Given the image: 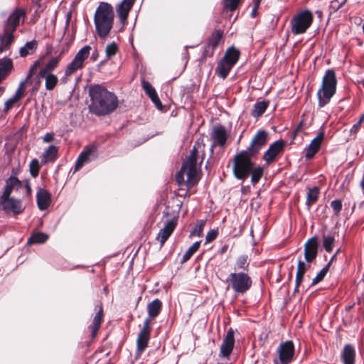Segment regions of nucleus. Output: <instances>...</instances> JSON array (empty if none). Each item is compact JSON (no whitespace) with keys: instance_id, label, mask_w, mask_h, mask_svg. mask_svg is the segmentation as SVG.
Wrapping results in <instances>:
<instances>
[{"instance_id":"obj_10","label":"nucleus","mask_w":364,"mask_h":364,"mask_svg":"<svg viewBox=\"0 0 364 364\" xmlns=\"http://www.w3.org/2000/svg\"><path fill=\"white\" fill-rule=\"evenodd\" d=\"M223 37V31L215 29L208 38L206 45L204 46L203 52L201 56V60H205L207 58L213 56L215 50L218 46Z\"/></svg>"},{"instance_id":"obj_26","label":"nucleus","mask_w":364,"mask_h":364,"mask_svg":"<svg viewBox=\"0 0 364 364\" xmlns=\"http://www.w3.org/2000/svg\"><path fill=\"white\" fill-rule=\"evenodd\" d=\"M135 0H123L117 7V13L120 22L124 24L128 18L129 13L132 9Z\"/></svg>"},{"instance_id":"obj_6","label":"nucleus","mask_w":364,"mask_h":364,"mask_svg":"<svg viewBox=\"0 0 364 364\" xmlns=\"http://www.w3.org/2000/svg\"><path fill=\"white\" fill-rule=\"evenodd\" d=\"M63 54L62 51L57 56L51 58L38 72V77L45 79V87L48 91L53 90L58 83V78L53 72L58 67Z\"/></svg>"},{"instance_id":"obj_47","label":"nucleus","mask_w":364,"mask_h":364,"mask_svg":"<svg viewBox=\"0 0 364 364\" xmlns=\"http://www.w3.org/2000/svg\"><path fill=\"white\" fill-rule=\"evenodd\" d=\"M331 207L332 208L333 210V213L336 216H338L340 214V212L342 210V201L340 199H336L334 200H332L331 203Z\"/></svg>"},{"instance_id":"obj_14","label":"nucleus","mask_w":364,"mask_h":364,"mask_svg":"<svg viewBox=\"0 0 364 364\" xmlns=\"http://www.w3.org/2000/svg\"><path fill=\"white\" fill-rule=\"evenodd\" d=\"M97 146L95 144L85 146L80 154L75 165V171L80 170L85 164L97 158Z\"/></svg>"},{"instance_id":"obj_30","label":"nucleus","mask_w":364,"mask_h":364,"mask_svg":"<svg viewBox=\"0 0 364 364\" xmlns=\"http://www.w3.org/2000/svg\"><path fill=\"white\" fill-rule=\"evenodd\" d=\"M240 55V50L234 46H232L227 48L222 59L224 60V61L235 65L239 60Z\"/></svg>"},{"instance_id":"obj_53","label":"nucleus","mask_w":364,"mask_h":364,"mask_svg":"<svg viewBox=\"0 0 364 364\" xmlns=\"http://www.w3.org/2000/svg\"><path fill=\"white\" fill-rule=\"evenodd\" d=\"M28 50L35 51L37 49L38 43L36 40L27 42L24 46Z\"/></svg>"},{"instance_id":"obj_56","label":"nucleus","mask_w":364,"mask_h":364,"mask_svg":"<svg viewBox=\"0 0 364 364\" xmlns=\"http://www.w3.org/2000/svg\"><path fill=\"white\" fill-rule=\"evenodd\" d=\"M361 127V124H360L358 122L355 124L350 129V132L351 134H356L357 132L359 131L360 128Z\"/></svg>"},{"instance_id":"obj_28","label":"nucleus","mask_w":364,"mask_h":364,"mask_svg":"<svg viewBox=\"0 0 364 364\" xmlns=\"http://www.w3.org/2000/svg\"><path fill=\"white\" fill-rule=\"evenodd\" d=\"M36 200L38 208L41 210H46L50 203V193L44 188H40L36 194Z\"/></svg>"},{"instance_id":"obj_58","label":"nucleus","mask_w":364,"mask_h":364,"mask_svg":"<svg viewBox=\"0 0 364 364\" xmlns=\"http://www.w3.org/2000/svg\"><path fill=\"white\" fill-rule=\"evenodd\" d=\"M341 252V249L338 248L334 255L331 257L330 261L327 264H330V266L331 265L332 262L336 259L337 255Z\"/></svg>"},{"instance_id":"obj_29","label":"nucleus","mask_w":364,"mask_h":364,"mask_svg":"<svg viewBox=\"0 0 364 364\" xmlns=\"http://www.w3.org/2000/svg\"><path fill=\"white\" fill-rule=\"evenodd\" d=\"M162 302L159 299H155L147 304L148 317L146 318H149L150 324H151V319H154L159 315L162 310Z\"/></svg>"},{"instance_id":"obj_2","label":"nucleus","mask_w":364,"mask_h":364,"mask_svg":"<svg viewBox=\"0 0 364 364\" xmlns=\"http://www.w3.org/2000/svg\"><path fill=\"white\" fill-rule=\"evenodd\" d=\"M89 93L92 101L90 109L96 115L109 114L114 112L118 106L117 96L102 85L91 86Z\"/></svg>"},{"instance_id":"obj_11","label":"nucleus","mask_w":364,"mask_h":364,"mask_svg":"<svg viewBox=\"0 0 364 364\" xmlns=\"http://www.w3.org/2000/svg\"><path fill=\"white\" fill-rule=\"evenodd\" d=\"M151 324L149 318H145L136 340V353L141 355L148 346L151 337Z\"/></svg>"},{"instance_id":"obj_45","label":"nucleus","mask_w":364,"mask_h":364,"mask_svg":"<svg viewBox=\"0 0 364 364\" xmlns=\"http://www.w3.org/2000/svg\"><path fill=\"white\" fill-rule=\"evenodd\" d=\"M141 86L146 95L149 96V97L157 93L151 83L144 79H142L141 80Z\"/></svg>"},{"instance_id":"obj_50","label":"nucleus","mask_w":364,"mask_h":364,"mask_svg":"<svg viewBox=\"0 0 364 364\" xmlns=\"http://www.w3.org/2000/svg\"><path fill=\"white\" fill-rule=\"evenodd\" d=\"M18 102L16 98L14 97H11L8 100L6 101L4 112L5 113L8 112L9 110L14 105L15 103Z\"/></svg>"},{"instance_id":"obj_4","label":"nucleus","mask_w":364,"mask_h":364,"mask_svg":"<svg viewBox=\"0 0 364 364\" xmlns=\"http://www.w3.org/2000/svg\"><path fill=\"white\" fill-rule=\"evenodd\" d=\"M114 18L112 6L107 2H100L94 15L95 30L100 38L108 36L113 27Z\"/></svg>"},{"instance_id":"obj_3","label":"nucleus","mask_w":364,"mask_h":364,"mask_svg":"<svg viewBox=\"0 0 364 364\" xmlns=\"http://www.w3.org/2000/svg\"><path fill=\"white\" fill-rule=\"evenodd\" d=\"M200 146L201 144L196 141L187 159L183 162L180 171L176 175V181L178 185L186 184L188 187H192L198 183L200 178L197 173V158Z\"/></svg>"},{"instance_id":"obj_39","label":"nucleus","mask_w":364,"mask_h":364,"mask_svg":"<svg viewBox=\"0 0 364 364\" xmlns=\"http://www.w3.org/2000/svg\"><path fill=\"white\" fill-rule=\"evenodd\" d=\"M48 239V235L46 233L38 232L33 233L28 240V242L31 244H41L44 243Z\"/></svg>"},{"instance_id":"obj_33","label":"nucleus","mask_w":364,"mask_h":364,"mask_svg":"<svg viewBox=\"0 0 364 364\" xmlns=\"http://www.w3.org/2000/svg\"><path fill=\"white\" fill-rule=\"evenodd\" d=\"M234 65L221 59L215 68V74L223 79H225Z\"/></svg>"},{"instance_id":"obj_60","label":"nucleus","mask_w":364,"mask_h":364,"mask_svg":"<svg viewBox=\"0 0 364 364\" xmlns=\"http://www.w3.org/2000/svg\"><path fill=\"white\" fill-rule=\"evenodd\" d=\"M98 52L97 50H95L92 54V56H91V59L92 60V61H96L98 58Z\"/></svg>"},{"instance_id":"obj_16","label":"nucleus","mask_w":364,"mask_h":364,"mask_svg":"<svg viewBox=\"0 0 364 364\" xmlns=\"http://www.w3.org/2000/svg\"><path fill=\"white\" fill-rule=\"evenodd\" d=\"M318 237L314 235L307 240L304 246V255L306 263L311 264L315 261L318 255Z\"/></svg>"},{"instance_id":"obj_15","label":"nucleus","mask_w":364,"mask_h":364,"mask_svg":"<svg viewBox=\"0 0 364 364\" xmlns=\"http://www.w3.org/2000/svg\"><path fill=\"white\" fill-rule=\"evenodd\" d=\"M294 345L291 341L282 342L277 348L280 364H289L294 359Z\"/></svg>"},{"instance_id":"obj_55","label":"nucleus","mask_w":364,"mask_h":364,"mask_svg":"<svg viewBox=\"0 0 364 364\" xmlns=\"http://www.w3.org/2000/svg\"><path fill=\"white\" fill-rule=\"evenodd\" d=\"M43 140L45 143H49V142H51L54 140V134L52 133V132H48L46 133L43 138Z\"/></svg>"},{"instance_id":"obj_19","label":"nucleus","mask_w":364,"mask_h":364,"mask_svg":"<svg viewBox=\"0 0 364 364\" xmlns=\"http://www.w3.org/2000/svg\"><path fill=\"white\" fill-rule=\"evenodd\" d=\"M177 223V218H173L172 219L165 222L164 228L160 230L156 237V240L160 242L161 247L164 245L166 241L171 235L176 228Z\"/></svg>"},{"instance_id":"obj_21","label":"nucleus","mask_w":364,"mask_h":364,"mask_svg":"<svg viewBox=\"0 0 364 364\" xmlns=\"http://www.w3.org/2000/svg\"><path fill=\"white\" fill-rule=\"evenodd\" d=\"M23 186V183L17 177L11 176L6 181V186L2 195L0 196V200H8L11 197L13 190H18Z\"/></svg>"},{"instance_id":"obj_7","label":"nucleus","mask_w":364,"mask_h":364,"mask_svg":"<svg viewBox=\"0 0 364 364\" xmlns=\"http://www.w3.org/2000/svg\"><path fill=\"white\" fill-rule=\"evenodd\" d=\"M313 21L314 15L310 10L299 11L290 20L291 31L295 36L304 34L311 26Z\"/></svg>"},{"instance_id":"obj_20","label":"nucleus","mask_w":364,"mask_h":364,"mask_svg":"<svg viewBox=\"0 0 364 364\" xmlns=\"http://www.w3.org/2000/svg\"><path fill=\"white\" fill-rule=\"evenodd\" d=\"M0 204L2 205V209L6 213L12 212L14 214L18 215L24 210L21 200L14 197H9V199L5 200H0Z\"/></svg>"},{"instance_id":"obj_17","label":"nucleus","mask_w":364,"mask_h":364,"mask_svg":"<svg viewBox=\"0 0 364 364\" xmlns=\"http://www.w3.org/2000/svg\"><path fill=\"white\" fill-rule=\"evenodd\" d=\"M235 345L234 331L230 328L220 346L219 357L221 358L229 359Z\"/></svg>"},{"instance_id":"obj_37","label":"nucleus","mask_w":364,"mask_h":364,"mask_svg":"<svg viewBox=\"0 0 364 364\" xmlns=\"http://www.w3.org/2000/svg\"><path fill=\"white\" fill-rule=\"evenodd\" d=\"M250 262L248 261L247 255L240 256L235 262V270H243L245 272H247L249 270Z\"/></svg>"},{"instance_id":"obj_27","label":"nucleus","mask_w":364,"mask_h":364,"mask_svg":"<svg viewBox=\"0 0 364 364\" xmlns=\"http://www.w3.org/2000/svg\"><path fill=\"white\" fill-rule=\"evenodd\" d=\"M311 264L305 263L304 261L299 259L297 264L296 279H295V288L294 290V294L299 292V288L304 280V276L306 272L310 268Z\"/></svg>"},{"instance_id":"obj_34","label":"nucleus","mask_w":364,"mask_h":364,"mask_svg":"<svg viewBox=\"0 0 364 364\" xmlns=\"http://www.w3.org/2000/svg\"><path fill=\"white\" fill-rule=\"evenodd\" d=\"M58 149L54 145H50L44 151L41 156V162L45 164L49 161H54L58 156Z\"/></svg>"},{"instance_id":"obj_57","label":"nucleus","mask_w":364,"mask_h":364,"mask_svg":"<svg viewBox=\"0 0 364 364\" xmlns=\"http://www.w3.org/2000/svg\"><path fill=\"white\" fill-rule=\"evenodd\" d=\"M19 53L21 57H26L29 54V51L25 46H23L20 48Z\"/></svg>"},{"instance_id":"obj_9","label":"nucleus","mask_w":364,"mask_h":364,"mask_svg":"<svg viewBox=\"0 0 364 364\" xmlns=\"http://www.w3.org/2000/svg\"><path fill=\"white\" fill-rule=\"evenodd\" d=\"M91 50L92 48L90 46H85L78 50L72 61L67 65L64 77L61 79L63 82H65L67 77L84 68L85 61L88 58Z\"/></svg>"},{"instance_id":"obj_48","label":"nucleus","mask_w":364,"mask_h":364,"mask_svg":"<svg viewBox=\"0 0 364 364\" xmlns=\"http://www.w3.org/2000/svg\"><path fill=\"white\" fill-rule=\"evenodd\" d=\"M240 1L241 0H225V7L230 11H233L237 8Z\"/></svg>"},{"instance_id":"obj_18","label":"nucleus","mask_w":364,"mask_h":364,"mask_svg":"<svg viewBox=\"0 0 364 364\" xmlns=\"http://www.w3.org/2000/svg\"><path fill=\"white\" fill-rule=\"evenodd\" d=\"M228 137V135L224 126L214 127L210 134V139L213 141L211 145V152H213V148L216 146L224 147L226 145Z\"/></svg>"},{"instance_id":"obj_40","label":"nucleus","mask_w":364,"mask_h":364,"mask_svg":"<svg viewBox=\"0 0 364 364\" xmlns=\"http://www.w3.org/2000/svg\"><path fill=\"white\" fill-rule=\"evenodd\" d=\"M14 41V33L4 29V35L0 36L1 44L4 45L5 48H9Z\"/></svg>"},{"instance_id":"obj_63","label":"nucleus","mask_w":364,"mask_h":364,"mask_svg":"<svg viewBox=\"0 0 364 364\" xmlns=\"http://www.w3.org/2000/svg\"><path fill=\"white\" fill-rule=\"evenodd\" d=\"M299 132V130H298L296 129H294V131L292 133V139H294L296 138Z\"/></svg>"},{"instance_id":"obj_62","label":"nucleus","mask_w":364,"mask_h":364,"mask_svg":"<svg viewBox=\"0 0 364 364\" xmlns=\"http://www.w3.org/2000/svg\"><path fill=\"white\" fill-rule=\"evenodd\" d=\"M304 119H301V120L299 122V123L298 124V125H297V127H296V129L300 131V130L302 129V127H303V124H304Z\"/></svg>"},{"instance_id":"obj_38","label":"nucleus","mask_w":364,"mask_h":364,"mask_svg":"<svg viewBox=\"0 0 364 364\" xmlns=\"http://www.w3.org/2000/svg\"><path fill=\"white\" fill-rule=\"evenodd\" d=\"M200 241L194 242L183 255L181 263L183 264L188 262L191 257L198 250L200 246Z\"/></svg>"},{"instance_id":"obj_5","label":"nucleus","mask_w":364,"mask_h":364,"mask_svg":"<svg viewBox=\"0 0 364 364\" xmlns=\"http://www.w3.org/2000/svg\"><path fill=\"white\" fill-rule=\"evenodd\" d=\"M336 85L335 71L332 69L327 70L322 78L321 87L317 92L318 107H323L329 103L336 92Z\"/></svg>"},{"instance_id":"obj_42","label":"nucleus","mask_w":364,"mask_h":364,"mask_svg":"<svg viewBox=\"0 0 364 364\" xmlns=\"http://www.w3.org/2000/svg\"><path fill=\"white\" fill-rule=\"evenodd\" d=\"M330 267H331L330 264H327L323 268H322L320 270V272L313 279L311 287L317 284L318 283H319L324 279V277H326V274L328 273V272L329 270Z\"/></svg>"},{"instance_id":"obj_64","label":"nucleus","mask_w":364,"mask_h":364,"mask_svg":"<svg viewBox=\"0 0 364 364\" xmlns=\"http://www.w3.org/2000/svg\"><path fill=\"white\" fill-rule=\"evenodd\" d=\"M358 122L360 124H363L364 122V112L362 114V115L360 116L359 120H358Z\"/></svg>"},{"instance_id":"obj_31","label":"nucleus","mask_w":364,"mask_h":364,"mask_svg":"<svg viewBox=\"0 0 364 364\" xmlns=\"http://www.w3.org/2000/svg\"><path fill=\"white\" fill-rule=\"evenodd\" d=\"M14 68L13 60L9 58L0 60V83L10 74Z\"/></svg>"},{"instance_id":"obj_59","label":"nucleus","mask_w":364,"mask_h":364,"mask_svg":"<svg viewBox=\"0 0 364 364\" xmlns=\"http://www.w3.org/2000/svg\"><path fill=\"white\" fill-rule=\"evenodd\" d=\"M25 187L26 189V196L28 197L31 194V187L28 181H26Z\"/></svg>"},{"instance_id":"obj_24","label":"nucleus","mask_w":364,"mask_h":364,"mask_svg":"<svg viewBox=\"0 0 364 364\" xmlns=\"http://www.w3.org/2000/svg\"><path fill=\"white\" fill-rule=\"evenodd\" d=\"M356 351L353 345L346 344L340 355V360L343 364H355Z\"/></svg>"},{"instance_id":"obj_12","label":"nucleus","mask_w":364,"mask_h":364,"mask_svg":"<svg viewBox=\"0 0 364 364\" xmlns=\"http://www.w3.org/2000/svg\"><path fill=\"white\" fill-rule=\"evenodd\" d=\"M151 324L149 318H145L136 340V353L141 355L148 346L151 337Z\"/></svg>"},{"instance_id":"obj_35","label":"nucleus","mask_w":364,"mask_h":364,"mask_svg":"<svg viewBox=\"0 0 364 364\" xmlns=\"http://www.w3.org/2000/svg\"><path fill=\"white\" fill-rule=\"evenodd\" d=\"M269 101L263 100L255 103L251 112V115L255 118L261 117L269 107Z\"/></svg>"},{"instance_id":"obj_1","label":"nucleus","mask_w":364,"mask_h":364,"mask_svg":"<svg viewBox=\"0 0 364 364\" xmlns=\"http://www.w3.org/2000/svg\"><path fill=\"white\" fill-rule=\"evenodd\" d=\"M268 141L269 133L264 129L258 130L247 149L242 150L234 156L232 173L237 179L244 181L250 176L251 183L253 186L259 182L264 175V168L261 166H254L252 159L259 154Z\"/></svg>"},{"instance_id":"obj_52","label":"nucleus","mask_w":364,"mask_h":364,"mask_svg":"<svg viewBox=\"0 0 364 364\" xmlns=\"http://www.w3.org/2000/svg\"><path fill=\"white\" fill-rule=\"evenodd\" d=\"M262 0H253L254 6L252 9L251 16L255 18L257 16L258 9L259 8Z\"/></svg>"},{"instance_id":"obj_32","label":"nucleus","mask_w":364,"mask_h":364,"mask_svg":"<svg viewBox=\"0 0 364 364\" xmlns=\"http://www.w3.org/2000/svg\"><path fill=\"white\" fill-rule=\"evenodd\" d=\"M307 190L306 205L307 206L308 210H310L311 207L318 200L320 189L318 186H314L308 188Z\"/></svg>"},{"instance_id":"obj_13","label":"nucleus","mask_w":364,"mask_h":364,"mask_svg":"<svg viewBox=\"0 0 364 364\" xmlns=\"http://www.w3.org/2000/svg\"><path fill=\"white\" fill-rule=\"evenodd\" d=\"M285 146L286 141L282 139L273 142L264 153L262 159L267 165L272 164L277 160L279 156L283 154Z\"/></svg>"},{"instance_id":"obj_51","label":"nucleus","mask_w":364,"mask_h":364,"mask_svg":"<svg viewBox=\"0 0 364 364\" xmlns=\"http://www.w3.org/2000/svg\"><path fill=\"white\" fill-rule=\"evenodd\" d=\"M149 98L151 99V100L152 101V102L155 105V106L159 109H161L163 108V105H162V103L157 95L155 94L151 97H149Z\"/></svg>"},{"instance_id":"obj_54","label":"nucleus","mask_w":364,"mask_h":364,"mask_svg":"<svg viewBox=\"0 0 364 364\" xmlns=\"http://www.w3.org/2000/svg\"><path fill=\"white\" fill-rule=\"evenodd\" d=\"M36 70V68L33 67L32 65L30 67L28 73L26 78V82L30 85L32 84V81L31 80V77L33 75L35 71Z\"/></svg>"},{"instance_id":"obj_36","label":"nucleus","mask_w":364,"mask_h":364,"mask_svg":"<svg viewBox=\"0 0 364 364\" xmlns=\"http://www.w3.org/2000/svg\"><path fill=\"white\" fill-rule=\"evenodd\" d=\"M336 239L334 235L328 234H323L322 235V246L327 252H331L333 251Z\"/></svg>"},{"instance_id":"obj_61","label":"nucleus","mask_w":364,"mask_h":364,"mask_svg":"<svg viewBox=\"0 0 364 364\" xmlns=\"http://www.w3.org/2000/svg\"><path fill=\"white\" fill-rule=\"evenodd\" d=\"M41 65V60L38 59L36 60L33 64L32 65L33 67L36 68V69Z\"/></svg>"},{"instance_id":"obj_23","label":"nucleus","mask_w":364,"mask_h":364,"mask_svg":"<svg viewBox=\"0 0 364 364\" xmlns=\"http://www.w3.org/2000/svg\"><path fill=\"white\" fill-rule=\"evenodd\" d=\"M26 12L22 9H16L8 18L4 30L14 33L19 25L20 20L24 17Z\"/></svg>"},{"instance_id":"obj_43","label":"nucleus","mask_w":364,"mask_h":364,"mask_svg":"<svg viewBox=\"0 0 364 364\" xmlns=\"http://www.w3.org/2000/svg\"><path fill=\"white\" fill-rule=\"evenodd\" d=\"M41 165L39 161L36 159H33L31 161L29 164V171L32 177L36 178L39 174Z\"/></svg>"},{"instance_id":"obj_41","label":"nucleus","mask_w":364,"mask_h":364,"mask_svg":"<svg viewBox=\"0 0 364 364\" xmlns=\"http://www.w3.org/2000/svg\"><path fill=\"white\" fill-rule=\"evenodd\" d=\"M206 221L204 220H198L194 228L192 229L190 233V237L203 235V231L205 225Z\"/></svg>"},{"instance_id":"obj_49","label":"nucleus","mask_w":364,"mask_h":364,"mask_svg":"<svg viewBox=\"0 0 364 364\" xmlns=\"http://www.w3.org/2000/svg\"><path fill=\"white\" fill-rule=\"evenodd\" d=\"M218 235V230H210L205 237V243L210 242L216 239Z\"/></svg>"},{"instance_id":"obj_46","label":"nucleus","mask_w":364,"mask_h":364,"mask_svg":"<svg viewBox=\"0 0 364 364\" xmlns=\"http://www.w3.org/2000/svg\"><path fill=\"white\" fill-rule=\"evenodd\" d=\"M26 83H27L25 81L21 82L18 89L16 91L15 95L13 96L14 98H16L17 100H20L22 99L24 96L25 91H26Z\"/></svg>"},{"instance_id":"obj_22","label":"nucleus","mask_w":364,"mask_h":364,"mask_svg":"<svg viewBox=\"0 0 364 364\" xmlns=\"http://www.w3.org/2000/svg\"><path fill=\"white\" fill-rule=\"evenodd\" d=\"M324 139V132H321L310 142L309 146L305 149V158L306 159H312L320 150L321 143Z\"/></svg>"},{"instance_id":"obj_8","label":"nucleus","mask_w":364,"mask_h":364,"mask_svg":"<svg viewBox=\"0 0 364 364\" xmlns=\"http://www.w3.org/2000/svg\"><path fill=\"white\" fill-rule=\"evenodd\" d=\"M232 291L238 294H244L252 286V280L247 272H232L226 279Z\"/></svg>"},{"instance_id":"obj_25","label":"nucleus","mask_w":364,"mask_h":364,"mask_svg":"<svg viewBox=\"0 0 364 364\" xmlns=\"http://www.w3.org/2000/svg\"><path fill=\"white\" fill-rule=\"evenodd\" d=\"M96 308L98 309L97 312L94 316L92 324L89 326V328L91 331L92 338H95L97 335L104 318L102 304L100 302V304L96 306Z\"/></svg>"},{"instance_id":"obj_44","label":"nucleus","mask_w":364,"mask_h":364,"mask_svg":"<svg viewBox=\"0 0 364 364\" xmlns=\"http://www.w3.org/2000/svg\"><path fill=\"white\" fill-rule=\"evenodd\" d=\"M118 51V46L114 42L107 44L105 48V53L107 58L113 57Z\"/></svg>"}]
</instances>
